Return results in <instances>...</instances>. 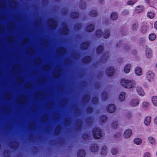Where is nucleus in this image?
Masks as SVG:
<instances>
[{"label":"nucleus","mask_w":157,"mask_h":157,"mask_svg":"<svg viewBox=\"0 0 157 157\" xmlns=\"http://www.w3.org/2000/svg\"><path fill=\"white\" fill-rule=\"evenodd\" d=\"M106 148L105 146H103L101 150V154L103 155V156H105L107 153Z\"/></svg>","instance_id":"nucleus-19"},{"label":"nucleus","mask_w":157,"mask_h":157,"mask_svg":"<svg viewBox=\"0 0 157 157\" xmlns=\"http://www.w3.org/2000/svg\"><path fill=\"white\" fill-rule=\"evenodd\" d=\"M97 14L96 11L94 10H92L89 12V15L92 17H95Z\"/></svg>","instance_id":"nucleus-21"},{"label":"nucleus","mask_w":157,"mask_h":157,"mask_svg":"<svg viewBox=\"0 0 157 157\" xmlns=\"http://www.w3.org/2000/svg\"><path fill=\"white\" fill-rule=\"evenodd\" d=\"M107 119V117L105 116L103 117H102V119H103L106 120Z\"/></svg>","instance_id":"nucleus-38"},{"label":"nucleus","mask_w":157,"mask_h":157,"mask_svg":"<svg viewBox=\"0 0 157 157\" xmlns=\"http://www.w3.org/2000/svg\"><path fill=\"white\" fill-rule=\"evenodd\" d=\"M151 121V117L149 116L146 117L144 120V123L146 125L148 126L149 125Z\"/></svg>","instance_id":"nucleus-11"},{"label":"nucleus","mask_w":157,"mask_h":157,"mask_svg":"<svg viewBox=\"0 0 157 157\" xmlns=\"http://www.w3.org/2000/svg\"><path fill=\"white\" fill-rule=\"evenodd\" d=\"M98 147L95 144H92L90 148V150L92 152H96L98 150Z\"/></svg>","instance_id":"nucleus-12"},{"label":"nucleus","mask_w":157,"mask_h":157,"mask_svg":"<svg viewBox=\"0 0 157 157\" xmlns=\"http://www.w3.org/2000/svg\"><path fill=\"white\" fill-rule=\"evenodd\" d=\"M148 139L149 142L152 144H154L155 142V140L152 137L150 136L148 138Z\"/></svg>","instance_id":"nucleus-24"},{"label":"nucleus","mask_w":157,"mask_h":157,"mask_svg":"<svg viewBox=\"0 0 157 157\" xmlns=\"http://www.w3.org/2000/svg\"><path fill=\"white\" fill-rule=\"evenodd\" d=\"M114 72V69L112 67L108 68L106 71L107 75L109 77H111L113 75Z\"/></svg>","instance_id":"nucleus-4"},{"label":"nucleus","mask_w":157,"mask_h":157,"mask_svg":"<svg viewBox=\"0 0 157 157\" xmlns=\"http://www.w3.org/2000/svg\"><path fill=\"white\" fill-rule=\"evenodd\" d=\"M85 152L83 149H80L78 151L77 157H85Z\"/></svg>","instance_id":"nucleus-8"},{"label":"nucleus","mask_w":157,"mask_h":157,"mask_svg":"<svg viewBox=\"0 0 157 157\" xmlns=\"http://www.w3.org/2000/svg\"><path fill=\"white\" fill-rule=\"evenodd\" d=\"M136 91L137 93L140 96H144V93L143 90L140 87H137L136 88Z\"/></svg>","instance_id":"nucleus-10"},{"label":"nucleus","mask_w":157,"mask_h":157,"mask_svg":"<svg viewBox=\"0 0 157 157\" xmlns=\"http://www.w3.org/2000/svg\"><path fill=\"white\" fill-rule=\"evenodd\" d=\"M156 119H155V120H154V121H155V122H156Z\"/></svg>","instance_id":"nucleus-42"},{"label":"nucleus","mask_w":157,"mask_h":157,"mask_svg":"<svg viewBox=\"0 0 157 157\" xmlns=\"http://www.w3.org/2000/svg\"><path fill=\"white\" fill-rule=\"evenodd\" d=\"M144 157H151V155L149 153L146 152L144 154Z\"/></svg>","instance_id":"nucleus-34"},{"label":"nucleus","mask_w":157,"mask_h":157,"mask_svg":"<svg viewBox=\"0 0 157 157\" xmlns=\"http://www.w3.org/2000/svg\"><path fill=\"white\" fill-rule=\"evenodd\" d=\"M128 13V11L127 10H124L123 12V14L124 15H127Z\"/></svg>","instance_id":"nucleus-35"},{"label":"nucleus","mask_w":157,"mask_h":157,"mask_svg":"<svg viewBox=\"0 0 157 157\" xmlns=\"http://www.w3.org/2000/svg\"><path fill=\"white\" fill-rule=\"evenodd\" d=\"M156 23H155V24L154 25V26H155V28H156Z\"/></svg>","instance_id":"nucleus-41"},{"label":"nucleus","mask_w":157,"mask_h":157,"mask_svg":"<svg viewBox=\"0 0 157 157\" xmlns=\"http://www.w3.org/2000/svg\"><path fill=\"white\" fill-rule=\"evenodd\" d=\"M152 104L154 106H157V97L156 96H153L151 99Z\"/></svg>","instance_id":"nucleus-13"},{"label":"nucleus","mask_w":157,"mask_h":157,"mask_svg":"<svg viewBox=\"0 0 157 157\" xmlns=\"http://www.w3.org/2000/svg\"><path fill=\"white\" fill-rule=\"evenodd\" d=\"M156 35L154 33H152L149 35V38L151 40H154L156 38Z\"/></svg>","instance_id":"nucleus-22"},{"label":"nucleus","mask_w":157,"mask_h":157,"mask_svg":"<svg viewBox=\"0 0 157 157\" xmlns=\"http://www.w3.org/2000/svg\"><path fill=\"white\" fill-rule=\"evenodd\" d=\"M115 106L112 104L109 105L107 108V110L110 113H113L114 111L115 110Z\"/></svg>","instance_id":"nucleus-5"},{"label":"nucleus","mask_w":157,"mask_h":157,"mask_svg":"<svg viewBox=\"0 0 157 157\" xmlns=\"http://www.w3.org/2000/svg\"><path fill=\"white\" fill-rule=\"evenodd\" d=\"M75 14L76 16V17H77V16H78V13H75Z\"/></svg>","instance_id":"nucleus-40"},{"label":"nucleus","mask_w":157,"mask_h":157,"mask_svg":"<svg viewBox=\"0 0 157 157\" xmlns=\"http://www.w3.org/2000/svg\"><path fill=\"white\" fill-rule=\"evenodd\" d=\"M117 124L116 122H113L112 124V126L113 128H117Z\"/></svg>","instance_id":"nucleus-33"},{"label":"nucleus","mask_w":157,"mask_h":157,"mask_svg":"<svg viewBox=\"0 0 157 157\" xmlns=\"http://www.w3.org/2000/svg\"><path fill=\"white\" fill-rule=\"evenodd\" d=\"M125 97V93L124 92H121L119 95V98L120 101L124 100Z\"/></svg>","instance_id":"nucleus-14"},{"label":"nucleus","mask_w":157,"mask_h":157,"mask_svg":"<svg viewBox=\"0 0 157 157\" xmlns=\"http://www.w3.org/2000/svg\"><path fill=\"white\" fill-rule=\"evenodd\" d=\"M143 8L142 7L138 6L136 8V11L137 12H140L141 11H143Z\"/></svg>","instance_id":"nucleus-28"},{"label":"nucleus","mask_w":157,"mask_h":157,"mask_svg":"<svg viewBox=\"0 0 157 157\" xmlns=\"http://www.w3.org/2000/svg\"><path fill=\"white\" fill-rule=\"evenodd\" d=\"M102 35V32L100 30H97L96 32V35L98 36H99Z\"/></svg>","instance_id":"nucleus-31"},{"label":"nucleus","mask_w":157,"mask_h":157,"mask_svg":"<svg viewBox=\"0 0 157 157\" xmlns=\"http://www.w3.org/2000/svg\"><path fill=\"white\" fill-rule=\"evenodd\" d=\"M139 100L137 98H135L131 100L130 102V104L131 105L135 106L139 104Z\"/></svg>","instance_id":"nucleus-7"},{"label":"nucleus","mask_w":157,"mask_h":157,"mask_svg":"<svg viewBox=\"0 0 157 157\" xmlns=\"http://www.w3.org/2000/svg\"><path fill=\"white\" fill-rule=\"evenodd\" d=\"M134 142L136 144H140L142 143V140L140 138H136L134 139Z\"/></svg>","instance_id":"nucleus-18"},{"label":"nucleus","mask_w":157,"mask_h":157,"mask_svg":"<svg viewBox=\"0 0 157 157\" xmlns=\"http://www.w3.org/2000/svg\"><path fill=\"white\" fill-rule=\"evenodd\" d=\"M131 65L130 64L127 65L124 67V71L125 73H128L130 70Z\"/></svg>","instance_id":"nucleus-15"},{"label":"nucleus","mask_w":157,"mask_h":157,"mask_svg":"<svg viewBox=\"0 0 157 157\" xmlns=\"http://www.w3.org/2000/svg\"><path fill=\"white\" fill-rule=\"evenodd\" d=\"M132 131L130 129H127L124 132V137L128 138L132 134Z\"/></svg>","instance_id":"nucleus-6"},{"label":"nucleus","mask_w":157,"mask_h":157,"mask_svg":"<svg viewBox=\"0 0 157 157\" xmlns=\"http://www.w3.org/2000/svg\"><path fill=\"white\" fill-rule=\"evenodd\" d=\"M135 73L137 75H141L142 74V71L141 68L139 67H136L135 69Z\"/></svg>","instance_id":"nucleus-9"},{"label":"nucleus","mask_w":157,"mask_h":157,"mask_svg":"<svg viewBox=\"0 0 157 157\" xmlns=\"http://www.w3.org/2000/svg\"><path fill=\"white\" fill-rule=\"evenodd\" d=\"M152 55V52L150 49L147 48L146 51V55L147 57H151Z\"/></svg>","instance_id":"nucleus-17"},{"label":"nucleus","mask_w":157,"mask_h":157,"mask_svg":"<svg viewBox=\"0 0 157 157\" xmlns=\"http://www.w3.org/2000/svg\"><path fill=\"white\" fill-rule=\"evenodd\" d=\"M121 84L125 88H131L135 86V83L133 81L123 78L121 80Z\"/></svg>","instance_id":"nucleus-1"},{"label":"nucleus","mask_w":157,"mask_h":157,"mask_svg":"<svg viewBox=\"0 0 157 157\" xmlns=\"http://www.w3.org/2000/svg\"><path fill=\"white\" fill-rule=\"evenodd\" d=\"M141 31L142 33H146L147 31V29L146 27H144L141 28Z\"/></svg>","instance_id":"nucleus-29"},{"label":"nucleus","mask_w":157,"mask_h":157,"mask_svg":"<svg viewBox=\"0 0 157 157\" xmlns=\"http://www.w3.org/2000/svg\"><path fill=\"white\" fill-rule=\"evenodd\" d=\"M149 105V103L147 102H144L143 103V106L144 107L146 108Z\"/></svg>","instance_id":"nucleus-32"},{"label":"nucleus","mask_w":157,"mask_h":157,"mask_svg":"<svg viewBox=\"0 0 157 157\" xmlns=\"http://www.w3.org/2000/svg\"><path fill=\"white\" fill-rule=\"evenodd\" d=\"M118 17L117 14L114 13H112L111 15V18L113 20H115L117 19Z\"/></svg>","instance_id":"nucleus-20"},{"label":"nucleus","mask_w":157,"mask_h":157,"mask_svg":"<svg viewBox=\"0 0 157 157\" xmlns=\"http://www.w3.org/2000/svg\"><path fill=\"white\" fill-rule=\"evenodd\" d=\"M137 26V25L136 24H134L132 26V29H135L136 28Z\"/></svg>","instance_id":"nucleus-36"},{"label":"nucleus","mask_w":157,"mask_h":157,"mask_svg":"<svg viewBox=\"0 0 157 157\" xmlns=\"http://www.w3.org/2000/svg\"><path fill=\"white\" fill-rule=\"evenodd\" d=\"M154 76V73L151 71H149L147 73V77L149 81H151L153 79Z\"/></svg>","instance_id":"nucleus-3"},{"label":"nucleus","mask_w":157,"mask_h":157,"mask_svg":"<svg viewBox=\"0 0 157 157\" xmlns=\"http://www.w3.org/2000/svg\"><path fill=\"white\" fill-rule=\"evenodd\" d=\"M109 36V30H106L103 35V37L104 38H107Z\"/></svg>","instance_id":"nucleus-23"},{"label":"nucleus","mask_w":157,"mask_h":157,"mask_svg":"<svg viewBox=\"0 0 157 157\" xmlns=\"http://www.w3.org/2000/svg\"><path fill=\"white\" fill-rule=\"evenodd\" d=\"M147 16L150 18H153L154 16V14L153 12H150L147 13Z\"/></svg>","instance_id":"nucleus-25"},{"label":"nucleus","mask_w":157,"mask_h":157,"mask_svg":"<svg viewBox=\"0 0 157 157\" xmlns=\"http://www.w3.org/2000/svg\"><path fill=\"white\" fill-rule=\"evenodd\" d=\"M120 135H121V134H120L119 133H118V134H117V135H115V137H117H117H119L120 136Z\"/></svg>","instance_id":"nucleus-37"},{"label":"nucleus","mask_w":157,"mask_h":157,"mask_svg":"<svg viewBox=\"0 0 157 157\" xmlns=\"http://www.w3.org/2000/svg\"><path fill=\"white\" fill-rule=\"evenodd\" d=\"M103 50V47L102 46H98L97 48V52L98 53H100Z\"/></svg>","instance_id":"nucleus-27"},{"label":"nucleus","mask_w":157,"mask_h":157,"mask_svg":"<svg viewBox=\"0 0 157 157\" xmlns=\"http://www.w3.org/2000/svg\"><path fill=\"white\" fill-rule=\"evenodd\" d=\"M82 6H83V8L84 7H85L86 6V4L85 3H84V4H82ZM81 8H83V7H82V6H81Z\"/></svg>","instance_id":"nucleus-39"},{"label":"nucleus","mask_w":157,"mask_h":157,"mask_svg":"<svg viewBox=\"0 0 157 157\" xmlns=\"http://www.w3.org/2000/svg\"><path fill=\"white\" fill-rule=\"evenodd\" d=\"M111 153L113 155H116L117 152V150L114 148H113L111 150Z\"/></svg>","instance_id":"nucleus-30"},{"label":"nucleus","mask_w":157,"mask_h":157,"mask_svg":"<svg viewBox=\"0 0 157 157\" xmlns=\"http://www.w3.org/2000/svg\"><path fill=\"white\" fill-rule=\"evenodd\" d=\"M94 137L95 139H99L101 137V130L96 128L93 129V130Z\"/></svg>","instance_id":"nucleus-2"},{"label":"nucleus","mask_w":157,"mask_h":157,"mask_svg":"<svg viewBox=\"0 0 157 157\" xmlns=\"http://www.w3.org/2000/svg\"><path fill=\"white\" fill-rule=\"evenodd\" d=\"M136 2V0H129L127 2V4L129 5H132L134 4Z\"/></svg>","instance_id":"nucleus-26"},{"label":"nucleus","mask_w":157,"mask_h":157,"mask_svg":"<svg viewBox=\"0 0 157 157\" xmlns=\"http://www.w3.org/2000/svg\"><path fill=\"white\" fill-rule=\"evenodd\" d=\"M94 29V25H89L86 28V31L88 32H90L93 31Z\"/></svg>","instance_id":"nucleus-16"}]
</instances>
